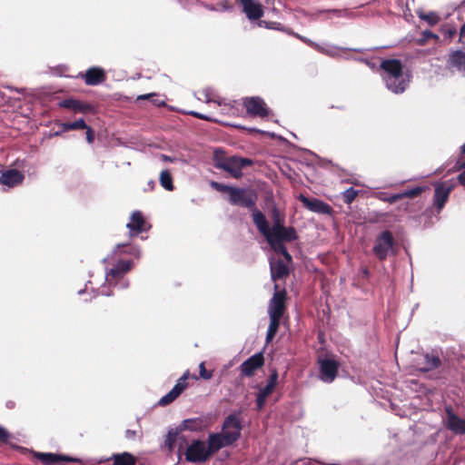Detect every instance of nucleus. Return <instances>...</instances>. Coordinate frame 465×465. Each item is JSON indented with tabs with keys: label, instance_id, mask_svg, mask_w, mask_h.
Returning a JSON list of instances; mask_svg holds the SVG:
<instances>
[{
	"label": "nucleus",
	"instance_id": "nucleus-1",
	"mask_svg": "<svg viewBox=\"0 0 465 465\" xmlns=\"http://www.w3.org/2000/svg\"><path fill=\"white\" fill-rule=\"evenodd\" d=\"M253 223L271 246L285 242H291L298 238L295 229L292 226L285 227L282 225L276 227L275 230H271L265 215L261 211L253 212Z\"/></svg>",
	"mask_w": 465,
	"mask_h": 465
},
{
	"label": "nucleus",
	"instance_id": "nucleus-2",
	"mask_svg": "<svg viewBox=\"0 0 465 465\" xmlns=\"http://www.w3.org/2000/svg\"><path fill=\"white\" fill-rule=\"evenodd\" d=\"M229 426L233 427V431L210 433L208 435L207 449L211 456L222 448L232 445L241 437L242 427L240 419L235 414H230L225 418L223 429H226Z\"/></svg>",
	"mask_w": 465,
	"mask_h": 465
},
{
	"label": "nucleus",
	"instance_id": "nucleus-3",
	"mask_svg": "<svg viewBox=\"0 0 465 465\" xmlns=\"http://www.w3.org/2000/svg\"><path fill=\"white\" fill-rule=\"evenodd\" d=\"M211 186L217 192L228 193L229 203L232 205L247 208L252 213L258 211L256 209L258 194L253 189L230 186L218 182H212Z\"/></svg>",
	"mask_w": 465,
	"mask_h": 465
},
{
	"label": "nucleus",
	"instance_id": "nucleus-4",
	"mask_svg": "<svg viewBox=\"0 0 465 465\" xmlns=\"http://www.w3.org/2000/svg\"><path fill=\"white\" fill-rule=\"evenodd\" d=\"M382 71V78L389 90L395 94L402 93L406 89L407 83L403 78V66L399 59H384L380 65Z\"/></svg>",
	"mask_w": 465,
	"mask_h": 465
},
{
	"label": "nucleus",
	"instance_id": "nucleus-5",
	"mask_svg": "<svg viewBox=\"0 0 465 465\" xmlns=\"http://www.w3.org/2000/svg\"><path fill=\"white\" fill-rule=\"evenodd\" d=\"M213 161L215 168L223 170L235 179L242 177V169L244 167L253 164L252 160L250 158L237 155L225 156L224 152L221 149L214 150Z\"/></svg>",
	"mask_w": 465,
	"mask_h": 465
},
{
	"label": "nucleus",
	"instance_id": "nucleus-6",
	"mask_svg": "<svg viewBox=\"0 0 465 465\" xmlns=\"http://www.w3.org/2000/svg\"><path fill=\"white\" fill-rule=\"evenodd\" d=\"M395 244L396 242L392 232L385 230L375 238L372 248L373 254L379 261H385L390 252H393V247Z\"/></svg>",
	"mask_w": 465,
	"mask_h": 465
},
{
	"label": "nucleus",
	"instance_id": "nucleus-7",
	"mask_svg": "<svg viewBox=\"0 0 465 465\" xmlns=\"http://www.w3.org/2000/svg\"><path fill=\"white\" fill-rule=\"evenodd\" d=\"M211 455L205 442L200 440H193L185 451V460L193 463H203L210 459Z\"/></svg>",
	"mask_w": 465,
	"mask_h": 465
},
{
	"label": "nucleus",
	"instance_id": "nucleus-8",
	"mask_svg": "<svg viewBox=\"0 0 465 465\" xmlns=\"http://www.w3.org/2000/svg\"><path fill=\"white\" fill-rule=\"evenodd\" d=\"M242 105L246 109L247 114L252 117L265 118L270 114V109L260 96L242 98Z\"/></svg>",
	"mask_w": 465,
	"mask_h": 465
},
{
	"label": "nucleus",
	"instance_id": "nucleus-9",
	"mask_svg": "<svg viewBox=\"0 0 465 465\" xmlns=\"http://www.w3.org/2000/svg\"><path fill=\"white\" fill-rule=\"evenodd\" d=\"M455 188V183L452 181H444L440 183H437L435 184L434 195H433V203L437 209V212L440 213L445 203H447L450 193Z\"/></svg>",
	"mask_w": 465,
	"mask_h": 465
},
{
	"label": "nucleus",
	"instance_id": "nucleus-10",
	"mask_svg": "<svg viewBox=\"0 0 465 465\" xmlns=\"http://www.w3.org/2000/svg\"><path fill=\"white\" fill-rule=\"evenodd\" d=\"M278 284L274 285L275 292L268 306L269 316L282 318L286 311L287 292L284 289L278 291Z\"/></svg>",
	"mask_w": 465,
	"mask_h": 465
},
{
	"label": "nucleus",
	"instance_id": "nucleus-11",
	"mask_svg": "<svg viewBox=\"0 0 465 465\" xmlns=\"http://www.w3.org/2000/svg\"><path fill=\"white\" fill-rule=\"evenodd\" d=\"M191 377L190 371H186L183 376L177 381L176 384L173 386V388L163 397L161 398L159 401V404L161 406H166L170 403H172L173 401H175L182 392L187 388L188 386V379ZM192 378L194 380H198V377L196 375H192Z\"/></svg>",
	"mask_w": 465,
	"mask_h": 465
},
{
	"label": "nucleus",
	"instance_id": "nucleus-12",
	"mask_svg": "<svg viewBox=\"0 0 465 465\" xmlns=\"http://www.w3.org/2000/svg\"><path fill=\"white\" fill-rule=\"evenodd\" d=\"M320 379L327 383L332 382L337 375L340 364L332 359H319Z\"/></svg>",
	"mask_w": 465,
	"mask_h": 465
},
{
	"label": "nucleus",
	"instance_id": "nucleus-13",
	"mask_svg": "<svg viewBox=\"0 0 465 465\" xmlns=\"http://www.w3.org/2000/svg\"><path fill=\"white\" fill-rule=\"evenodd\" d=\"M134 262L131 260H119L111 269L106 272L105 278L109 284L115 283L122 279L131 269Z\"/></svg>",
	"mask_w": 465,
	"mask_h": 465
},
{
	"label": "nucleus",
	"instance_id": "nucleus-14",
	"mask_svg": "<svg viewBox=\"0 0 465 465\" xmlns=\"http://www.w3.org/2000/svg\"><path fill=\"white\" fill-rule=\"evenodd\" d=\"M264 357L262 352H257L248 358L240 365V371L242 377H252L255 372L263 366Z\"/></svg>",
	"mask_w": 465,
	"mask_h": 465
},
{
	"label": "nucleus",
	"instance_id": "nucleus-15",
	"mask_svg": "<svg viewBox=\"0 0 465 465\" xmlns=\"http://www.w3.org/2000/svg\"><path fill=\"white\" fill-rule=\"evenodd\" d=\"M126 227L129 229L130 236L134 237L143 232H147L151 225L145 221L142 212L134 211L132 213Z\"/></svg>",
	"mask_w": 465,
	"mask_h": 465
},
{
	"label": "nucleus",
	"instance_id": "nucleus-16",
	"mask_svg": "<svg viewBox=\"0 0 465 465\" xmlns=\"http://www.w3.org/2000/svg\"><path fill=\"white\" fill-rule=\"evenodd\" d=\"M298 199L306 209L313 213L321 214H331L332 213L331 206L320 199L308 198L302 193L299 195Z\"/></svg>",
	"mask_w": 465,
	"mask_h": 465
},
{
	"label": "nucleus",
	"instance_id": "nucleus-17",
	"mask_svg": "<svg viewBox=\"0 0 465 465\" xmlns=\"http://www.w3.org/2000/svg\"><path fill=\"white\" fill-rule=\"evenodd\" d=\"M35 457L40 460L43 465H56L61 462H77L78 459L66 455L50 453V452H35Z\"/></svg>",
	"mask_w": 465,
	"mask_h": 465
},
{
	"label": "nucleus",
	"instance_id": "nucleus-18",
	"mask_svg": "<svg viewBox=\"0 0 465 465\" xmlns=\"http://www.w3.org/2000/svg\"><path fill=\"white\" fill-rule=\"evenodd\" d=\"M85 84L90 86L98 85L106 80V73L104 68L93 66L86 70L84 74H81Z\"/></svg>",
	"mask_w": 465,
	"mask_h": 465
},
{
	"label": "nucleus",
	"instance_id": "nucleus-19",
	"mask_svg": "<svg viewBox=\"0 0 465 465\" xmlns=\"http://www.w3.org/2000/svg\"><path fill=\"white\" fill-rule=\"evenodd\" d=\"M446 417H447V428L454 432L455 434L463 435L465 434V420L456 415L451 407H447Z\"/></svg>",
	"mask_w": 465,
	"mask_h": 465
},
{
	"label": "nucleus",
	"instance_id": "nucleus-20",
	"mask_svg": "<svg viewBox=\"0 0 465 465\" xmlns=\"http://www.w3.org/2000/svg\"><path fill=\"white\" fill-rule=\"evenodd\" d=\"M59 106L75 113L86 114L94 112V105L73 98L62 100L59 102Z\"/></svg>",
	"mask_w": 465,
	"mask_h": 465
},
{
	"label": "nucleus",
	"instance_id": "nucleus-21",
	"mask_svg": "<svg viewBox=\"0 0 465 465\" xmlns=\"http://www.w3.org/2000/svg\"><path fill=\"white\" fill-rule=\"evenodd\" d=\"M243 12L250 20H259L263 15L262 5L254 0H241Z\"/></svg>",
	"mask_w": 465,
	"mask_h": 465
},
{
	"label": "nucleus",
	"instance_id": "nucleus-22",
	"mask_svg": "<svg viewBox=\"0 0 465 465\" xmlns=\"http://www.w3.org/2000/svg\"><path fill=\"white\" fill-rule=\"evenodd\" d=\"M428 186H417L410 190H406L400 193H395L384 198L383 201L388 202L389 203H395L396 202L403 199V198H415L428 190Z\"/></svg>",
	"mask_w": 465,
	"mask_h": 465
},
{
	"label": "nucleus",
	"instance_id": "nucleus-23",
	"mask_svg": "<svg viewBox=\"0 0 465 465\" xmlns=\"http://www.w3.org/2000/svg\"><path fill=\"white\" fill-rule=\"evenodd\" d=\"M24 178L25 176L20 171L16 169H10L0 175V183L9 187H14L22 183Z\"/></svg>",
	"mask_w": 465,
	"mask_h": 465
},
{
	"label": "nucleus",
	"instance_id": "nucleus-24",
	"mask_svg": "<svg viewBox=\"0 0 465 465\" xmlns=\"http://www.w3.org/2000/svg\"><path fill=\"white\" fill-rule=\"evenodd\" d=\"M441 365L440 359L436 355L426 353L417 363V368L422 372H428L438 369Z\"/></svg>",
	"mask_w": 465,
	"mask_h": 465
},
{
	"label": "nucleus",
	"instance_id": "nucleus-25",
	"mask_svg": "<svg viewBox=\"0 0 465 465\" xmlns=\"http://www.w3.org/2000/svg\"><path fill=\"white\" fill-rule=\"evenodd\" d=\"M447 65L450 68H455L459 71L465 69V52L460 50L452 52L449 55Z\"/></svg>",
	"mask_w": 465,
	"mask_h": 465
},
{
	"label": "nucleus",
	"instance_id": "nucleus-26",
	"mask_svg": "<svg viewBox=\"0 0 465 465\" xmlns=\"http://www.w3.org/2000/svg\"><path fill=\"white\" fill-rule=\"evenodd\" d=\"M108 460L112 461L113 465H135L137 462L136 457L127 451L113 454Z\"/></svg>",
	"mask_w": 465,
	"mask_h": 465
},
{
	"label": "nucleus",
	"instance_id": "nucleus-27",
	"mask_svg": "<svg viewBox=\"0 0 465 465\" xmlns=\"http://www.w3.org/2000/svg\"><path fill=\"white\" fill-rule=\"evenodd\" d=\"M290 272L287 265L279 260L271 265V275L273 281L283 279L289 275Z\"/></svg>",
	"mask_w": 465,
	"mask_h": 465
},
{
	"label": "nucleus",
	"instance_id": "nucleus-28",
	"mask_svg": "<svg viewBox=\"0 0 465 465\" xmlns=\"http://www.w3.org/2000/svg\"><path fill=\"white\" fill-rule=\"evenodd\" d=\"M125 253L131 254L134 257L138 258L140 256V250L137 246H134L133 244L121 243L117 244L113 251V254L114 256H120Z\"/></svg>",
	"mask_w": 465,
	"mask_h": 465
},
{
	"label": "nucleus",
	"instance_id": "nucleus-29",
	"mask_svg": "<svg viewBox=\"0 0 465 465\" xmlns=\"http://www.w3.org/2000/svg\"><path fill=\"white\" fill-rule=\"evenodd\" d=\"M281 319L282 318L270 316V324L265 338L267 344L270 343L277 334L281 324Z\"/></svg>",
	"mask_w": 465,
	"mask_h": 465
},
{
	"label": "nucleus",
	"instance_id": "nucleus-30",
	"mask_svg": "<svg viewBox=\"0 0 465 465\" xmlns=\"http://www.w3.org/2000/svg\"><path fill=\"white\" fill-rule=\"evenodd\" d=\"M63 132H69L72 130H84L87 128V124L84 118H80L74 122H64L57 124Z\"/></svg>",
	"mask_w": 465,
	"mask_h": 465
},
{
	"label": "nucleus",
	"instance_id": "nucleus-31",
	"mask_svg": "<svg viewBox=\"0 0 465 465\" xmlns=\"http://www.w3.org/2000/svg\"><path fill=\"white\" fill-rule=\"evenodd\" d=\"M273 390L270 389L269 387L265 386L260 391L258 392L256 396V407L258 411H261L263 409L267 398L272 393Z\"/></svg>",
	"mask_w": 465,
	"mask_h": 465
},
{
	"label": "nucleus",
	"instance_id": "nucleus-32",
	"mask_svg": "<svg viewBox=\"0 0 465 465\" xmlns=\"http://www.w3.org/2000/svg\"><path fill=\"white\" fill-rule=\"evenodd\" d=\"M182 427L184 430L192 431L202 430L203 428V420L199 418L185 420L183 421Z\"/></svg>",
	"mask_w": 465,
	"mask_h": 465
},
{
	"label": "nucleus",
	"instance_id": "nucleus-33",
	"mask_svg": "<svg viewBox=\"0 0 465 465\" xmlns=\"http://www.w3.org/2000/svg\"><path fill=\"white\" fill-rule=\"evenodd\" d=\"M160 183L167 191H173L174 189L173 176L169 170H163L161 172Z\"/></svg>",
	"mask_w": 465,
	"mask_h": 465
},
{
	"label": "nucleus",
	"instance_id": "nucleus-34",
	"mask_svg": "<svg viewBox=\"0 0 465 465\" xmlns=\"http://www.w3.org/2000/svg\"><path fill=\"white\" fill-rule=\"evenodd\" d=\"M271 213V217L273 221V225L271 230H275L276 227L282 226L285 220L284 214H282L275 205L272 206Z\"/></svg>",
	"mask_w": 465,
	"mask_h": 465
},
{
	"label": "nucleus",
	"instance_id": "nucleus-35",
	"mask_svg": "<svg viewBox=\"0 0 465 465\" xmlns=\"http://www.w3.org/2000/svg\"><path fill=\"white\" fill-rule=\"evenodd\" d=\"M419 17L426 21L431 26L435 25L440 21V16L435 12H430L428 14L420 13Z\"/></svg>",
	"mask_w": 465,
	"mask_h": 465
},
{
	"label": "nucleus",
	"instance_id": "nucleus-36",
	"mask_svg": "<svg viewBox=\"0 0 465 465\" xmlns=\"http://www.w3.org/2000/svg\"><path fill=\"white\" fill-rule=\"evenodd\" d=\"M359 191L350 187L342 193V200L346 204H351L358 196Z\"/></svg>",
	"mask_w": 465,
	"mask_h": 465
},
{
	"label": "nucleus",
	"instance_id": "nucleus-37",
	"mask_svg": "<svg viewBox=\"0 0 465 465\" xmlns=\"http://www.w3.org/2000/svg\"><path fill=\"white\" fill-rule=\"evenodd\" d=\"M272 248L277 253L282 254L287 262H292V255L287 251V248L285 247L284 243H276V244H274V246H272Z\"/></svg>",
	"mask_w": 465,
	"mask_h": 465
},
{
	"label": "nucleus",
	"instance_id": "nucleus-38",
	"mask_svg": "<svg viewBox=\"0 0 465 465\" xmlns=\"http://www.w3.org/2000/svg\"><path fill=\"white\" fill-rule=\"evenodd\" d=\"M440 32L445 38L451 39L456 35L457 30L453 25H447L441 27Z\"/></svg>",
	"mask_w": 465,
	"mask_h": 465
},
{
	"label": "nucleus",
	"instance_id": "nucleus-39",
	"mask_svg": "<svg viewBox=\"0 0 465 465\" xmlns=\"http://www.w3.org/2000/svg\"><path fill=\"white\" fill-rule=\"evenodd\" d=\"M277 383H278V371L275 369H273L268 378L267 384L265 386H267L270 389L274 391Z\"/></svg>",
	"mask_w": 465,
	"mask_h": 465
},
{
	"label": "nucleus",
	"instance_id": "nucleus-40",
	"mask_svg": "<svg viewBox=\"0 0 465 465\" xmlns=\"http://www.w3.org/2000/svg\"><path fill=\"white\" fill-rule=\"evenodd\" d=\"M199 377L206 381L213 377V371H207L203 361L199 365Z\"/></svg>",
	"mask_w": 465,
	"mask_h": 465
},
{
	"label": "nucleus",
	"instance_id": "nucleus-41",
	"mask_svg": "<svg viewBox=\"0 0 465 465\" xmlns=\"http://www.w3.org/2000/svg\"><path fill=\"white\" fill-rule=\"evenodd\" d=\"M177 432L175 431H169L165 440V444L170 448L173 449L177 439Z\"/></svg>",
	"mask_w": 465,
	"mask_h": 465
},
{
	"label": "nucleus",
	"instance_id": "nucleus-42",
	"mask_svg": "<svg viewBox=\"0 0 465 465\" xmlns=\"http://www.w3.org/2000/svg\"><path fill=\"white\" fill-rule=\"evenodd\" d=\"M458 163L460 167L464 168V170L458 175L457 180L459 183L465 188V161L459 159Z\"/></svg>",
	"mask_w": 465,
	"mask_h": 465
},
{
	"label": "nucleus",
	"instance_id": "nucleus-43",
	"mask_svg": "<svg viewBox=\"0 0 465 465\" xmlns=\"http://www.w3.org/2000/svg\"><path fill=\"white\" fill-rule=\"evenodd\" d=\"M11 438V434L4 427L0 426V442L6 443Z\"/></svg>",
	"mask_w": 465,
	"mask_h": 465
},
{
	"label": "nucleus",
	"instance_id": "nucleus-44",
	"mask_svg": "<svg viewBox=\"0 0 465 465\" xmlns=\"http://www.w3.org/2000/svg\"><path fill=\"white\" fill-rule=\"evenodd\" d=\"M84 130H86V141L88 143H93L94 142L95 134L94 131L92 127L87 125V128H84Z\"/></svg>",
	"mask_w": 465,
	"mask_h": 465
},
{
	"label": "nucleus",
	"instance_id": "nucleus-45",
	"mask_svg": "<svg viewBox=\"0 0 465 465\" xmlns=\"http://www.w3.org/2000/svg\"><path fill=\"white\" fill-rule=\"evenodd\" d=\"M423 41H427L428 39H435L438 40L439 36L432 33L431 31L425 30L423 33Z\"/></svg>",
	"mask_w": 465,
	"mask_h": 465
},
{
	"label": "nucleus",
	"instance_id": "nucleus-46",
	"mask_svg": "<svg viewBox=\"0 0 465 465\" xmlns=\"http://www.w3.org/2000/svg\"><path fill=\"white\" fill-rule=\"evenodd\" d=\"M191 115L198 118V119H201V120H206V121H210L211 118L203 114H200V113H197V112H191L190 113Z\"/></svg>",
	"mask_w": 465,
	"mask_h": 465
},
{
	"label": "nucleus",
	"instance_id": "nucleus-47",
	"mask_svg": "<svg viewBox=\"0 0 465 465\" xmlns=\"http://www.w3.org/2000/svg\"><path fill=\"white\" fill-rule=\"evenodd\" d=\"M136 436V431L133 430H126L125 437L129 440H134Z\"/></svg>",
	"mask_w": 465,
	"mask_h": 465
},
{
	"label": "nucleus",
	"instance_id": "nucleus-48",
	"mask_svg": "<svg viewBox=\"0 0 465 465\" xmlns=\"http://www.w3.org/2000/svg\"><path fill=\"white\" fill-rule=\"evenodd\" d=\"M5 406H6V408L12 410V409H14L15 407V401H12V400L7 401L6 403H5Z\"/></svg>",
	"mask_w": 465,
	"mask_h": 465
},
{
	"label": "nucleus",
	"instance_id": "nucleus-49",
	"mask_svg": "<svg viewBox=\"0 0 465 465\" xmlns=\"http://www.w3.org/2000/svg\"><path fill=\"white\" fill-rule=\"evenodd\" d=\"M465 38V23L462 25L460 30V39Z\"/></svg>",
	"mask_w": 465,
	"mask_h": 465
},
{
	"label": "nucleus",
	"instance_id": "nucleus-50",
	"mask_svg": "<svg viewBox=\"0 0 465 465\" xmlns=\"http://www.w3.org/2000/svg\"><path fill=\"white\" fill-rule=\"evenodd\" d=\"M465 157V143L461 146V156L460 159L463 161V158Z\"/></svg>",
	"mask_w": 465,
	"mask_h": 465
},
{
	"label": "nucleus",
	"instance_id": "nucleus-51",
	"mask_svg": "<svg viewBox=\"0 0 465 465\" xmlns=\"http://www.w3.org/2000/svg\"><path fill=\"white\" fill-rule=\"evenodd\" d=\"M225 431H233V427L232 426H229L226 429H223L222 428V432H225Z\"/></svg>",
	"mask_w": 465,
	"mask_h": 465
},
{
	"label": "nucleus",
	"instance_id": "nucleus-52",
	"mask_svg": "<svg viewBox=\"0 0 465 465\" xmlns=\"http://www.w3.org/2000/svg\"><path fill=\"white\" fill-rule=\"evenodd\" d=\"M151 95H152V94H143V95H140V96L138 97V99H143H143H148Z\"/></svg>",
	"mask_w": 465,
	"mask_h": 465
},
{
	"label": "nucleus",
	"instance_id": "nucleus-53",
	"mask_svg": "<svg viewBox=\"0 0 465 465\" xmlns=\"http://www.w3.org/2000/svg\"><path fill=\"white\" fill-rule=\"evenodd\" d=\"M163 157L164 160L171 161V159L168 156H166V155H163Z\"/></svg>",
	"mask_w": 465,
	"mask_h": 465
},
{
	"label": "nucleus",
	"instance_id": "nucleus-54",
	"mask_svg": "<svg viewBox=\"0 0 465 465\" xmlns=\"http://www.w3.org/2000/svg\"><path fill=\"white\" fill-rule=\"evenodd\" d=\"M329 465H340V464H335V463H332V464H329Z\"/></svg>",
	"mask_w": 465,
	"mask_h": 465
}]
</instances>
